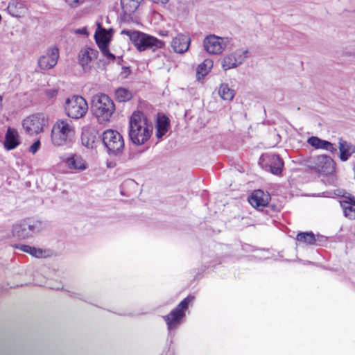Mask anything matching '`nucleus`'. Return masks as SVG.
<instances>
[{"instance_id": "f257e3e1", "label": "nucleus", "mask_w": 355, "mask_h": 355, "mask_svg": "<svg viewBox=\"0 0 355 355\" xmlns=\"http://www.w3.org/2000/svg\"><path fill=\"white\" fill-rule=\"evenodd\" d=\"M153 130L152 122L141 112H135L129 121V137L135 145L144 144L151 137Z\"/></svg>"}, {"instance_id": "f03ea898", "label": "nucleus", "mask_w": 355, "mask_h": 355, "mask_svg": "<svg viewBox=\"0 0 355 355\" xmlns=\"http://www.w3.org/2000/svg\"><path fill=\"white\" fill-rule=\"evenodd\" d=\"M75 127L71 121L58 119L52 126L51 139L55 146H67L72 142Z\"/></svg>"}, {"instance_id": "7ed1b4c3", "label": "nucleus", "mask_w": 355, "mask_h": 355, "mask_svg": "<svg viewBox=\"0 0 355 355\" xmlns=\"http://www.w3.org/2000/svg\"><path fill=\"white\" fill-rule=\"evenodd\" d=\"M121 34L128 36L130 41L139 51L148 49L155 51L158 49L163 48L164 46L163 41L140 31L123 30Z\"/></svg>"}, {"instance_id": "20e7f679", "label": "nucleus", "mask_w": 355, "mask_h": 355, "mask_svg": "<svg viewBox=\"0 0 355 355\" xmlns=\"http://www.w3.org/2000/svg\"><path fill=\"white\" fill-rule=\"evenodd\" d=\"M92 110L100 123L109 121L115 105L113 101L105 94H97L92 97Z\"/></svg>"}, {"instance_id": "39448f33", "label": "nucleus", "mask_w": 355, "mask_h": 355, "mask_svg": "<svg viewBox=\"0 0 355 355\" xmlns=\"http://www.w3.org/2000/svg\"><path fill=\"white\" fill-rule=\"evenodd\" d=\"M66 114L73 119L83 117L88 110V105L85 99L78 95H73L66 99L64 104Z\"/></svg>"}, {"instance_id": "423d86ee", "label": "nucleus", "mask_w": 355, "mask_h": 355, "mask_svg": "<svg viewBox=\"0 0 355 355\" xmlns=\"http://www.w3.org/2000/svg\"><path fill=\"white\" fill-rule=\"evenodd\" d=\"M102 141L110 154L117 155L121 154L124 148L123 138L116 130H107L104 131Z\"/></svg>"}, {"instance_id": "0eeeda50", "label": "nucleus", "mask_w": 355, "mask_h": 355, "mask_svg": "<svg viewBox=\"0 0 355 355\" xmlns=\"http://www.w3.org/2000/svg\"><path fill=\"white\" fill-rule=\"evenodd\" d=\"M193 300L194 297L188 296L182 300L178 306L172 310L169 314L163 317L169 331L175 329L179 325L180 320L185 316V311L188 309L189 304Z\"/></svg>"}, {"instance_id": "6e6552de", "label": "nucleus", "mask_w": 355, "mask_h": 355, "mask_svg": "<svg viewBox=\"0 0 355 355\" xmlns=\"http://www.w3.org/2000/svg\"><path fill=\"white\" fill-rule=\"evenodd\" d=\"M307 165L310 169L322 175L331 174L335 169L334 160L325 155L311 157Z\"/></svg>"}, {"instance_id": "1a4fd4ad", "label": "nucleus", "mask_w": 355, "mask_h": 355, "mask_svg": "<svg viewBox=\"0 0 355 355\" xmlns=\"http://www.w3.org/2000/svg\"><path fill=\"white\" fill-rule=\"evenodd\" d=\"M229 37H222L216 35H209L203 40L205 50L210 55H220L230 43Z\"/></svg>"}, {"instance_id": "9d476101", "label": "nucleus", "mask_w": 355, "mask_h": 355, "mask_svg": "<svg viewBox=\"0 0 355 355\" xmlns=\"http://www.w3.org/2000/svg\"><path fill=\"white\" fill-rule=\"evenodd\" d=\"M47 123L48 120L43 114H36L24 119L22 126L27 134L33 135L43 132Z\"/></svg>"}, {"instance_id": "9b49d317", "label": "nucleus", "mask_w": 355, "mask_h": 355, "mask_svg": "<svg viewBox=\"0 0 355 355\" xmlns=\"http://www.w3.org/2000/svg\"><path fill=\"white\" fill-rule=\"evenodd\" d=\"M259 164L263 169L276 175H281L284 168L283 159L275 154H266L261 156Z\"/></svg>"}, {"instance_id": "f8f14e48", "label": "nucleus", "mask_w": 355, "mask_h": 355, "mask_svg": "<svg viewBox=\"0 0 355 355\" xmlns=\"http://www.w3.org/2000/svg\"><path fill=\"white\" fill-rule=\"evenodd\" d=\"M35 227L26 220H20L12 225V236L18 240H26L33 237Z\"/></svg>"}, {"instance_id": "ddd939ff", "label": "nucleus", "mask_w": 355, "mask_h": 355, "mask_svg": "<svg viewBox=\"0 0 355 355\" xmlns=\"http://www.w3.org/2000/svg\"><path fill=\"white\" fill-rule=\"evenodd\" d=\"M58 58V48L55 46H51L46 50L45 54L39 58L38 66L42 70L51 69L56 65Z\"/></svg>"}, {"instance_id": "4468645a", "label": "nucleus", "mask_w": 355, "mask_h": 355, "mask_svg": "<svg viewBox=\"0 0 355 355\" xmlns=\"http://www.w3.org/2000/svg\"><path fill=\"white\" fill-rule=\"evenodd\" d=\"M97 56L98 51L91 48H86L80 51L78 61L85 71H88L91 69L92 62L97 58Z\"/></svg>"}, {"instance_id": "2eb2a0df", "label": "nucleus", "mask_w": 355, "mask_h": 355, "mask_svg": "<svg viewBox=\"0 0 355 355\" xmlns=\"http://www.w3.org/2000/svg\"><path fill=\"white\" fill-rule=\"evenodd\" d=\"M270 200V196L268 193L258 189L252 192L248 198V202L252 207L259 209L266 207Z\"/></svg>"}, {"instance_id": "dca6fc26", "label": "nucleus", "mask_w": 355, "mask_h": 355, "mask_svg": "<svg viewBox=\"0 0 355 355\" xmlns=\"http://www.w3.org/2000/svg\"><path fill=\"white\" fill-rule=\"evenodd\" d=\"M190 42V38L187 35L179 33L173 38L171 45L175 53H183L189 49Z\"/></svg>"}, {"instance_id": "f3484780", "label": "nucleus", "mask_w": 355, "mask_h": 355, "mask_svg": "<svg viewBox=\"0 0 355 355\" xmlns=\"http://www.w3.org/2000/svg\"><path fill=\"white\" fill-rule=\"evenodd\" d=\"M64 162L67 166L76 171H82L87 168V164L84 159L78 155L71 154L68 156Z\"/></svg>"}, {"instance_id": "a211bd4d", "label": "nucleus", "mask_w": 355, "mask_h": 355, "mask_svg": "<svg viewBox=\"0 0 355 355\" xmlns=\"http://www.w3.org/2000/svg\"><path fill=\"white\" fill-rule=\"evenodd\" d=\"M308 144L314 147L316 149H323L328 150L332 153L337 152V148L335 144L326 141L321 139L318 137H311L307 140Z\"/></svg>"}, {"instance_id": "6ab92c4d", "label": "nucleus", "mask_w": 355, "mask_h": 355, "mask_svg": "<svg viewBox=\"0 0 355 355\" xmlns=\"http://www.w3.org/2000/svg\"><path fill=\"white\" fill-rule=\"evenodd\" d=\"M19 144L18 132L17 130L9 127L5 136V148L8 150H12L19 146Z\"/></svg>"}, {"instance_id": "aec40b11", "label": "nucleus", "mask_w": 355, "mask_h": 355, "mask_svg": "<svg viewBox=\"0 0 355 355\" xmlns=\"http://www.w3.org/2000/svg\"><path fill=\"white\" fill-rule=\"evenodd\" d=\"M96 42L99 48L106 46L111 40V33L105 28L98 26L95 35Z\"/></svg>"}, {"instance_id": "412c9836", "label": "nucleus", "mask_w": 355, "mask_h": 355, "mask_svg": "<svg viewBox=\"0 0 355 355\" xmlns=\"http://www.w3.org/2000/svg\"><path fill=\"white\" fill-rule=\"evenodd\" d=\"M339 150L340 159L345 162L355 153V146L340 138L339 139Z\"/></svg>"}, {"instance_id": "4be33fe9", "label": "nucleus", "mask_w": 355, "mask_h": 355, "mask_svg": "<svg viewBox=\"0 0 355 355\" xmlns=\"http://www.w3.org/2000/svg\"><path fill=\"white\" fill-rule=\"evenodd\" d=\"M345 217L349 219H355V198H348L347 200L340 201Z\"/></svg>"}, {"instance_id": "5701e85b", "label": "nucleus", "mask_w": 355, "mask_h": 355, "mask_svg": "<svg viewBox=\"0 0 355 355\" xmlns=\"http://www.w3.org/2000/svg\"><path fill=\"white\" fill-rule=\"evenodd\" d=\"M169 120L165 115L159 116L156 123V137L161 139L167 132Z\"/></svg>"}, {"instance_id": "b1692460", "label": "nucleus", "mask_w": 355, "mask_h": 355, "mask_svg": "<svg viewBox=\"0 0 355 355\" xmlns=\"http://www.w3.org/2000/svg\"><path fill=\"white\" fill-rule=\"evenodd\" d=\"M14 248L22 252L28 253L36 258H41L44 257L45 255V251H44L41 248H37L35 247H32L28 245L16 244L14 245Z\"/></svg>"}, {"instance_id": "393cba45", "label": "nucleus", "mask_w": 355, "mask_h": 355, "mask_svg": "<svg viewBox=\"0 0 355 355\" xmlns=\"http://www.w3.org/2000/svg\"><path fill=\"white\" fill-rule=\"evenodd\" d=\"M141 0H121V8L125 15H131L139 6Z\"/></svg>"}, {"instance_id": "a878e982", "label": "nucleus", "mask_w": 355, "mask_h": 355, "mask_svg": "<svg viewBox=\"0 0 355 355\" xmlns=\"http://www.w3.org/2000/svg\"><path fill=\"white\" fill-rule=\"evenodd\" d=\"M296 240L299 243L306 245H315L317 242L316 236L312 232H299Z\"/></svg>"}, {"instance_id": "bb28decb", "label": "nucleus", "mask_w": 355, "mask_h": 355, "mask_svg": "<svg viewBox=\"0 0 355 355\" xmlns=\"http://www.w3.org/2000/svg\"><path fill=\"white\" fill-rule=\"evenodd\" d=\"M132 96V92L127 88L119 87L115 90V98L118 102L129 101Z\"/></svg>"}, {"instance_id": "cd10ccee", "label": "nucleus", "mask_w": 355, "mask_h": 355, "mask_svg": "<svg viewBox=\"0 0 355 355\" xmlns=\"http://www.w3.org/2000/svg\"><path fill=\"white\" fill-rule=\"evenodd\" d=\"M213 67V62L211 60H205L200 64L196 70V78L198 80L203 78Z\"/></svg>"}, {"instance_id": "c85d7f7f", "label": "nucleus", "mask_w": 355, "mask_h": 355, "mask_svg": "<svg viewBox=\"0 0 355 355\" xmlns=\"http://www.w3.org/2000/svg\"><path fill=\"white\" fill-rule=\"evenodd\" d=\"M239 63L232 53L226 55L222 60L221 66L223 70L227 71L239 66Z\"/></svg>"}, {"instance_id": "c756f323", "label": "nucleus", "mask_w": 355, "mask_h": 355, "mask_svg": "<svg viewBox=\"0 0 355 355\" xmlns=\"http://www.w3.org/2000/svg\"><path fill=\"white\" fill-rule=\"evenodd\" d=\"M219 96L225 101H232L235 95L234 90L231 89L227 84L223 83L218 89Z\"/></svg>"}, {"instance_id": "7c9ffc66", "label": "nucleus", "mask_w": 355, "mask_h": 355, "mask_svg": "<svg viewBox=\"0 0 355 355\" xmlns=\"http://www.w3.org/2000/svg\"><path fill=\"white\" fill-rule=\"evenodd\" d=\"M96 136L91 134L88 131L83 132L81 136V141L83 146L92 148L95 142Z\"/></svg>"}, {"instance_id": "2f4dec72", "label": "nucleus", "mask_w": 355, "mask_h": 355, "mask_svg": "<svg viewBox=\"0 0 355 355\" xmlns=\"http://www.w3.org/2000/svg\"><path fill=\"white\" fill-rule=\"evenodd\" d=\"M232 53L235 56L237 62L241 65L248 58L249 51L247 49L242 48L236 49Z\"/></svg>"}, {"instance_id": "473e14b6", "label": "nucleus", "mask_w": 355, "mask_h": 355, "mask_svg": "<svg viewBox=\"0 0 355 355\" xmlns=\"http://www.w3.org/2000/svg\"><path fill=\"white\" fill-rule=\"evenodd\" d=\"M102 54L107 58V60L114 61L116 59V56L112 53L107 46L99 48Z\"/></svg>"}, {"instance_id": "72a5a7b5", "label": "nucleus", "mask_w": 355, "mask_h": 355, "mask_svg": "<svg viewBox=\"0 0 355 355\" xmlns=\"http://www.w3.org/2000/svg\"><path fill=\"white\" fill-rule=\"evenodd\" d=\"M85 0H65L66 3L72 8H76L82 6Z\"/></svg>"}, {"instance_id": "f704fd0d", "label": "nucleus", "mask_w": 355, "mask_h": 355, "mask_svg": "<svg viewBox=\"0 0 355 355\" xmlns=\"http://www.w3.org/2000/svg\"><path fill=\"white\" fill-rule=\"evenodd\" d=\"M40 140H37L36 141H35L29 148V152H31V153L33 154H35L37 150L38 149L40 148Z\"/></svg>"}, {"instance_id": "c9c22d12", "label": "nucleus", "mask_w": 355, "mask_h": 355, "mask_svg": "<svg viewBox=\"0 0 355 355\" xmlns=\"http://www.w3.org/2000/svg\"><path fill=\"white\" fill-rule=\"evenodd\" d=\"M57 94H58V91H57V89H47L46 91V94L49 98H53V97L57 95Z\"/></svg>"}, {"instance_id": "e433bc0d", "label": "nucleus", "mask_w": 355, "mask_h": 355, "mask_svg": "<svg viewBox=\"0 0 355 355\" xmlns=\"http://www.w3.org/2000/svg\"><path fill=\"white\" fill-rule=\"evenodd\" d=\"M130 73V70L128 67H123L122 74L123 75V78H126Z\"/></svg>"}, {"instance_id": "4c0bfd02", "label": "nucleus", "mask_w": 355, "mask_h": 355, "mask_svg": "<svg viewBox=\"0 0 355 355\" xmlns=\"http://www.w3.org/2000/svg\"><path fill=\"white\" fill-rule=\"evenodd\" d=\"M155 3L166 4L169 0H151Z\"/></svg>"}, {"instance_id": "58836bf2", "label": "nucleus", "mask_w": 355, "mask_h": 355, "mask_svg": "<svg viewBox=\"0 0 355 355\" xmlns=\"http://www.w3.org/2000/svg\"><path fill=\"white\" fill-rule=\"evenodd\" d=\"M167 33H168V32H167L166 31H162L160 32V35H162V36H165V35H167Z\"/></svg>"}]
</instances>
